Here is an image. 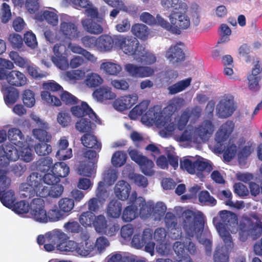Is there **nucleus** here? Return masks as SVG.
Here are the masks:
<instances>
[{"label": "nucleus", "mask_w": 262, "mask_h": 262, "mask_svg": "<svg viewBox=\"0 0 262 262\" xmlns=\"http://www.w3.org/2000/svg\"><path fill=\"white\" fill-rule=\"evenodd\" d=\"M50 171L55 174V175L59 177H65L69 173V167L67 165H50Z\"/></svg>", "instance_id": "nucleus-57"}, {"label": "nucleus", "mask_w": 262, "mask_h": 262, "mask_svg": "<svg viewBox=\"0 0 262 262\" xmlns=\"http://www.w3.org/2000/svg\"><path fill=\"white\" fill-rule=\"evenodd\" d=\"M30 214L34 221L42 224L47 223V212L46 209L31 211Z\"/></svg>", "instance_id": "nucleus-63"}, {"label": "nucleus", "mask_w": 262, "mask_h": 262, "mask_svg": "<svg viewBox=\"0 0 262 262\" xmlns=\"http://www.w3.org/2000/svg\"><path fill=\"white\" fill-rule=\"evenodd\" d=\"M96 166L95 165H79L77 172L79 175L91 177L95 176Z\"/></svg>", "instance_id": "nucleus-55"}, {"label": "nucleus", "mask_w": 262, "mask_h": 262, "mask_svg": "<svg viewBox=\"0 0 262 262\" xmlns=\"http://www.w3.org/2000/svg\"><path fill=\"white\" fill-rule=\"evenodd\" d=\"M33 154L30 148H22L20 151L10 143L5 145L0 150V164H9L18 159L28 163L33 159Z\"/></svg>", "instance_id": "nucleus-5"}, {"label": "nucleus", "mask_w": 262, "mask_h": 262, "mask_svg": "<svg viewBox=\"0 0 262 262\" xmlns=\"http://www.w3.org/2000/svg\"><path fill=\"white\" fill-rule=\"evenodd\" d=\"M246 140L244 138H241L237 141L238 150L236 155L238 164H246L247 160L253 151L251 145H244Z\"/></svg>", "instance_id": "nucleus-20"}, {"label": "nucleus", "mask_w": 262, "mask_h": 262, "mask_svg": "<svg viewBox=\"0 0 262 262\" xmlns=\"http://www.w3.org/2000/svg\"><path fill=\"white\" fill-rule=\"evenodd\" d=\"M93 97L97 101L103 102L113 100L116 95L112 92V88L107 85L100 86L95 90L93 93Z\"/></svg>", "instance_id": "nucleus-23"}, {"label": "nucleus", "mask_w": 262, "mask_h": 262, "mask_svg": "<svg viewBox=\"0 0 262 262\" xmlns=\"http://www.w3.org/2000/svg\"><path fill=\"white\" fill-rule=\"evenodd\" d=\"M214 103L209 102L205 108L204 119L195 129V134L202 140H208L214 131L215 126L212 122L213 120V111Z\"/></svg>", "instance_id": "nucleus-7"}, {"label": "nucleus", "mask_w": 262, "mask_h": 262, "mask_svg": "<svg viewBox=\"0 0 262 262\" xmlns=\"http://www.w3.org/2000/svg\"><path fill=\"white\" fill-rule=\"evenodd\" d=\"M191 81V79L188 78L168 86L167 89L168 93L170 95H174L184 91L190 85Z\"/></svg>", "instance_id": "nucleus-40"}, {"label": "nucleus", "mask_w": 262, "mask_h": 262, "mask_svg": "<svg viewBox=\"0 0 262 262\" xmlns=\"http://www.w3.org/2000/svg\"><path fill=\"white\" fill-rule=\"evenodd\" d=\"M72 115L78 118H82L85 116L89 117L96 123L100 124V120L98 118L95 113L85 102H81L80 105L73 106L71 108Z\"/></svg>", "instance_id": "nucleus-15"}, {"label": "nucleus", "mask_w": 262, "mask_h": 262, "mask_svg": "<svg viewBox=\"0 0 262 262\" xmlns=\"http://www.w3.org/2000/svg\"><path fill=\"white\" fill-rule=\"evenodd\" d=\"M43 91L41 97L47 104L59 106L61 104L60 99L56 95L63 91V88L54 80H48L42 84Z\"/></svg>", "instance_id": "nucleus-8"}, {"label": "nucleus", "mask_w": 262, "mask_h": 262, "mask_svg": "<svg viewBox=\"0 0 262 262\" xmlns=\"http://www.w3.org/2000/svg\"><path fill=\"white\" fill-rule=\"evenodd\" d=\"M8 138L11 144L21 148L24 146L25 137L19 129L16 128L9 129L8 132Z\"/></svg>", "instance_id": "nucleus-29"}, {"label": "nucleus", "mask_w": 262, "mask_h": 262, "mask_svg": "<svg viewBox=\"0 0 262 262\" xmlns=\"http://www.w3.org/2000/svg\"><path fill=\"white\" fill-rule=\"evenodd\" d=\"M92 124L90 119L82 118L76 123L75 127L80 133L88 134L92 132Z\"/></svg>", "instance_id": "nucleus-49"}, {"label": "nucleus", "mask_w": 262, "mask_h": 262, "mask_svg": "<svg viewBox=\"0 0 262 262\" xmlns=\"http://www.w3.org/2000/svg\"><path fill=\"white\" fill-rule=\"evenodd\" d=\"M52 61L57 67L61 70H65L69 68V61L67 58L63 55H60L57 57H52Z\"/></svg>", "instance_id": "nucleus-64"}, {"label": "nucleus", "mask_w": 262, "mask_h": 262, "mask_svg": "<svg viewBox=\"0 0 262 262\" xmlns=\"http://www.w3.org/2000/svg\"><path fill=\"white\" fill-rule=\"evenodd\" d=\"M145 238L144 241L145 242L144 245V250L145 252L148 253L151 256H153L155 255V243L152 241V235L149 229L145 230Z\"/></svg>", "instance_id": "nucleus-51"}, {"label": "nucleus", "mask_w": 262, "mask_h": 262, "mask_svg": "<svg viewBox=\"0 0 262 262\" xmlns=\"http://www.w3.org/2000/svg\"><path fill=\"white\" fill-rule=\"evenodd\" d=\"M22 100L27 107H32L35 103V94L30 90H25L23 94Z\"/></svg>", "instance_id": "nucleus-61"}, {"label": "nucleus", "mask_w": 262, "mask_h": 262, "mask_svg": "<svg viewBox=\"0 0 262 262\" xmlns=\"http://www.w3.org/2000/svg\"><path fill=\"white\" fill-rule=\"evenodd\" d=\"M37 169L43 171L47 170L46 173L43 176V184L50 186L57 184L59 181V178L55 174L50 171V165H38Z\"/></svg>", "instance_id": "nucleus-28"}, {"label": "nucleus", "mask_w": 262, "mask_h": 262, "mask_svg": "<svg viewBox=\"0 0 262 262\" xmlns=\"http://www.w3.org/2000/svg\"><path fill=\"white\" fill-rule=\"evenodd\" d=\"M100 69L108 75H117L121 71L122 67L116 63L107 61L100 64Z\"/></svg>", "instance_id": "nucleus-43"}, {"label": "nucleus", "mask_w": 262, "mask_h": 262, "mask_svg": "<svg viewBox=\"0 0 262 262\" xmlns=\"http://www.w3.org/2000/svg\"><path fill=\"white\" fill-rule=\"evenodd\" d=\"M236 109V105L232 97H224L216 106V115L220 118H227L232 115Z\"/></svg>", "instance_id": "nucleus-13"}, {"label": "nucleus", "mask_w": 262, "mask_h": 262, "mask_svg": "<svg viewBox=\"0 0 262 262\" xmlns=\"http://www.w3.org/2000/svg\"><path fill=\"white\" fill-rule=\"evenodd\" d=\"M117 48L128 56L140 55L139 48H141L138 39L132 36L119 35L117 38Z\"/></svg>", "instance_id": "nucleus-10"}, {"label": "nucleus", "mask_w": 262, "mask_h": 262, "mask_svg": "<svg viewBox=\"0 0 262 262\" xmlns=\"http://www.w3.org/2000/svg\"><path fill=\"white\" fill-rule=\"evenodd\" d=\"M47 234L48 232L46 233L45 235H38L37 241L38 244L39 245L45 244V249L47 251L50 252L54 250L56 248L57 249V244H58V243L52 242L51 241L49 240V239H47V238H46V235Z\"/></svg>", "instance_id": "nucleus-54"}, {"label": "nucleus", "mask_w": 262, "mask_h": 262, "mask_svg": "<svg viewBox=\"0 0 262 262\" xmlns=\"http://www.w3.org/2000/svg\"><path fill=\"white\" fill-rule=\"evenodd\" d=\"M43 176L38 172H34L28 177L27 183H23L19 187L20 195L24 198H31L35 193L37 196L43 194Z\"/></svg>", "instance_id": "nucleus-6"}, {"label": "nucleus", "mask_w": 262, "mask_h": 262, "mask_svg": "<svg viewBox=\"0 0 262 262\" xmlns=\"http://www.w3.org/2000/svg\"><path fill=\"white\" fill-rule=\"evenodd\" d=\"M107 223L105 217L103 215L95 216V219L93 225L97 232L102 233L104 231Z\"/></svg>", "instance_id": "nucleus-60"}, {"label": "nucleus", "mask_w": 262, "mask_h": 262, "mask_svg": "<svg viewBox=\"0 0 262 262\" xmlns=\"http://www.w3.org/2000/svg\"><path fill=\"white\" fill-rule=\"evenodd\" d=\"M43 191H45L43 194L41 193L40 196L41 198L47 197L50 196L52 198L59 197L63 191V187L60 184H53L50 186H46L43 187Z\"/></svg>", "instance_id": "nucleus-37"}, {"label": "nucleus", "mask_w": 262, "mask_h": 262, "mask_svg": "<svg viewBox=\"0 0 262 262\" xmlns=\"http://www.w3.org/2000/svg\"><path fill=\"white\" fill-rule=\"evenodd\" d=\"M211 165H180V168L186 170L188 173L196 174L200 177L202 172H209Z\"/></svg>", "instance_id": "nucleus-32"}, {"label": "nucleus", "mask_w": 262, "mask_h": 262, "mask_svg": "<svg viewBox=\"0 0 262 262\" xmlns=\"http://www.w3.org/2000/svg\"><path fill=\"white\" fill-rule=\"evenodd\" d=\"M262 72V67L260 61L257 60L251 71V74L248 76L249 89L254 92L258 91L260 89L259 82L261 79L259 74Z\"/></svg>", "instance_id": "nucleus-18"}, {"label": "nucleus", "mask_w": 262, "mask_h": 262, "mask_svg": "<svg viewBox=\"0 0 262 262\" xmlns=\"http://www.w3.org/2000/svg\"><path fill=\"white\" fill-rule=\"evenodd\" d=\"M9 56L16 66L22 68H26L30 62L29 60L20 56L16 52L11 51Z\"/></svg>", "instance_id": "nucleus-59"}, {"label": "nucleus", "mask_w": 262, "mask_h": 262, "mask_svg": "<svg viewBox=\"0 0 262 262\" xmlns=\"http://www.w3.org/2000/svg\"><path fill=\"white\" fill-rule=\"evenodd\" d=\"M70 16L62 15L60 18V32L65 38L70 40L78 39L80 35L77 25L71 21Z\"/></svg>", "instance_id": "nucleus-12"}, {"label": "nucleus", "mask_w": 262, "mask_h": 262, "mask_svg": "<svg viewBox=\"0 0 262 262\" xmlns=\"http://www.w3.org/2000/svg\"><path fill=\"white\" fill-rule=\"evenodd\" d=\"M125 71L132 77L144 78L149 77L154 73L153 69L148 67L138 66L127 63L125 66Z\"/></svg>", "instance_id": "nucleus-17"}, {"label": "nucleus", "mask_w": 262, "mask_h": 262, "mask_svg": "<svg viewBox=\"0 0 262 262\" xmlns=\"http://www.w3.org/2000/svg\"><path fill=\"white\" fill-rule=\"evenodd\" d=\"M238 150V146L237 142L236 144L231 142L230 140L228 145L225 148L224 146V150L222 153L223 152V158L226 162H229L232 159H233L236 155H237Z\"/></svg>", "instance_id": "nucleus-42"}, {"label": "nucleus", "mask_w": 262, "mask_h": 262, "mask_svg": "<svg viewBox=\"0 0 262 262\" xmlns=\"http://www.w3.org/2000/svg\"><path fill=\"white\" fill-rule=\"evenodd\" d=\"M47 223L57 222L61 220L64 217V214L56 207H54L48 210L47 212Z\"/></svg>", "instance_id": "nucleus-52"}, {"label": "nucleus", "mask_w": 262, "mask_h": 262, "mask_svg": "<svg viewBox=\"0 0 262 262\" xmlns=\"http://www.w3.org/2000/svg\"><path fill=\"white\" fill-rule=\"evenodd\" d=\"M149 104L148 101L143 100L137 104L129 112L130 118L135 119L143 115L147 110Z\"/></svg>", "instance_id": "nucleus-47"}, {"label": "nucleus", "mask_w": 262, "mask_h": 262, "mask_svg": "<svg viewBox=\"0 0 262 262\" xmlns=\"http://www.w3.org/2000/svg\"><path fill=\"white\" fill-rule=\"evenodd\" d=\"M32 119L34 121L39 128L33 129L32 133L34 136L38 139L40 143L35 145V150L37 154L40 156L48 155L52 151V147L47 143L51 139V135L47 132L49 129L48 124L40 119L38 116L34 115Z\"/></svg>", "instance_id": "nucleus-4"}, {"label": "nucleus", "mask_w": 262, "mask_h": 262, "mask_svg": "<svg viewBox=\"0 0 262 262\" xmlns=\"http://www.w3.org/2000/svg\"><path fill=\"white\" fill-rule=\"evenodd\" d=\"M81 25L87 32L95 35L101 34L103 31L102 22L96 21L92 18H85L81 20Z\"/></svg>", "instance_id": "nucleus-26"}, {"label": "nucleus", "mask_w": 262, "mask_h": 262, "mask_svg": "<svg viewBox=\"0 0 262 262\" xmlns=\"http://www.w3.org/2000/svg\"><path fill=\"white\" fill-rule=\"evenodd\" d=\"M130 205L127 206L123 211L122 219L124 222H129L135 219L140 214L142 218L148 217L150 214L149 209L152 205L151 201L145 202L141 197H137L136 191L132 192L129 198Z\"/></svg>", "instance_id": "nucleus-3"}, {"label": "nucleus", "mask_w": 262, "mask_h": 262, "mask_svg": "<svg viewBox=\"0 0 262 262\" xmlns=\"http://www.w3.org/2000/svg\"><path fill=\"white\" fill-rule=\"evenodd\" d=\"M15 191L11 188H8L0 192V200L2 203L6 207L10 208L16 200Z\"/></svg>", "instance_id": "nucleus-35"}, {"label": "nucleus", "mask_w": 262, "mask_h": 262, "mask_svg": "<svg viewBox=\"0 0 262 262\" xmlns=\"http://www.w3.org/2000/svg\"><path fill=\"white\" fill-rule=\"evenodd\" d=\"M2 91L5 92L4 98L7 105H13L16 102L19 97V92L17 89L10 86H6L3 87Z\"/></svg>", "instance_id": "nucleus-38"}, {"label": "nucleus", "mask_w": 262, "mask_h": 262, "mask_svg": "<svg viewBox=\"0 0 262 262\" xmlns=\"http://www.w3.org/2000/svg\"><path fill=\"white\" fill-rule=\"evenodd\" d=\"M95 216L90 211L83 212L79 216V223L84 227H91L93 226Z\"/></svg>", "instance_id": "nucleus-48"}, {"label": "nucleus", "mask_w": 262, "mask_h": 262, "mask_svg": "<svg viewBox=\"0 0 262 262\" xmlns=\"http://www.w3.org/2000/svg\"><path fill=\"white\" fill-rule=\"evenodd\" d=\"M74 206V201L68 198L61 199L58 202L59 208L63 214L70 212Z\"/></svg>", "instance_id": "nucleus-56"}, {"label": "nucleus", "mask_w": 262, "mask_h": 262, "mask_svg": "<svg viewBox=\"0 0 262 262\" xmlns=\"http://www.w3.org/2000/svg\"><path fill=\"white\" fill-rule=\"evenodd\" d=\"M122 212V204L117 200L111 201L107 205L106 214L107 216L113 218H119Z\"/></svg>", "instance_id": "nucleus-34"}, {"label": "nucleus", "mask_w": 262, "mask_h": 262, "mask_svg": "<svg viewBox=\"0 0 262 262\" xmlns=\"http://www.w3.org/2000/svg\"><path fill=\"white\" fill-rule=\"evenodd\" d=\"M46 238L52 242L58 243L57 250L60 252L76 251L77 243L71 240L68 241L67 235L61 230L55 229L48 232Z\"/></svg>", "instance_id": "nucleus-9"}, {"label": "nucleus", "mask_w": 262, "mask_h": 262, "mask_svg": "<svg viewBox=\"0 0 262 262\" xmlns=\"http://www.w3.org/2000/svg\"><path fill=\"white\" fill-rule=\"evenodd\" d=\"M8 165H2L0 167V192L10 188L11 179L7 176L8 172Z\"/></svg>", "instance_id": "nucleus-41"}, {"label": "nucleus", "mask_w": 262, "mask_h": 262, "mask_svg": "<svg viewBox=\"0 0 262 262\" xmlns=\"http://www.w3.org/2000/svg\"><path fill=\"white\" fill-rule=\"evenodd\" d=\"M138 99V95L136 94L120 97L114 102V107L121 112L128 110L137 103Z\"/></svg>", "instance_id": "nucleus-19"}, {"label": "nucleus", "mask_w": 262, "mask_h": 262, "mask_svg": "<svg viewBox=\"0 0 262 262\" xmlns=\"http://www.w3.org/2000/svg\"><path fill=\"white\" fill-rule=\"evenodd\" d=\"M106 262H146L144 258H139L135 255L122 256L118 252H114L108 255L105 259Z\"/></svg>", "instance_id": "nucleus-24"}, {"label": "nucleus", "mask_w": 262, "mask_h": 262, "mask_svg": "<svg viewBox=\"0 0 262 262\" xmlns=\"http://www.w3.org/2000/svg\"><path fill=\"white\" fill-rule=\"evenodd\" d=\"M132 33L140 39L146 40L149 33L148 27L142 24H136L131 28Z\"/></svg>", "instance_id": "nucleus-39"}, {"label": "nucleus", "mask_w": 262, "mask_h": 262, "mask_svg": "<svg viewBox=\"0 0 262 262\" xmlns=\"http://www.w3.org/2000/svg\"><path fill=\"white\" fill-rule=\"evenodd\" d=\"M118 178L117 172L115 167H111L105 170L102 174L103 185H111L114 183Z\"/></svg>", "instance_id": "nucleus-45"}, {"label": "nucleus", "mask_w": 262, "mask_h": 262, "mask_svg": "<svg viewBox=\"0 0 262 262\" xmlns=\"http://www.w3.org/2000/svg\"><path fill=\"white\" fill-rule=\"evenodd\" d=\"M10 208L18 214H23L29 211V205L25 201H20L15 204L13 203Z\"/></svg>", "instance_id": "nucleus-62"}, {"label": "nucleus", "mask_w": 262, "mask_h": 262, "mask_svg": "<svg viewBox=\"0 0 262 262\" xmlns=\"http://www.w3.org/2000/svg\"><path fill=\"white\" fill-rule=\"evenodd\" d=\"M13 67V63L11 61L0 58V80H7L9 73L7 69L11 70Z\"/></svg>", "instance_id": "nucleus-53"}, {"label": "nucleus", "mask_w": 262, "mask_h": 262, "mask_svg": "<svg viewBox=\"0 0 262 262\" xmlns=\"http://www.w3.org/2000/svg\"><path fill=\"white\" fill-rule=\"evenodd\" d=\"M27 79L21 72L12 70L9 72L7 77V81L9 84L15 86H21L27 83Z\"/></svg>", "instance_id": "nucleus-27"}, {"label": "nucleus", "mask_w": 262, "mask_h": 262, "mask_svg": "<svg viewBox=\"0 0 262 262\" xmlns=\"http://www.w3.org/2000/svg\"><path fill=\"white\" fill-rule=\"evenodd\" d=\"M218 217L213 219V224L223 240L224 245L216 247L213 258L214 262H229V253L233 248L234 244L230 233L234 234L238 231L236 215L229 211L222 210Z\"/></svg>", "instance_id": "nucleus-1"}, {"label": "nucleus", "mask_w": 262, "mask_h": 262, "mask_svg": "<svg viewBox=\"0 0 262 262\" xmlns=\"http://www.w3.org/2000/svg\"><path fill=\"white\" fill-rule=\"evenodd\" d=\"M119 35H115L113 37L103 34L98 38L97 49L101 52H110L112 50L115 46L117 47V38Z\"/></svg>", "instance_id": "nucleus-21"}, {"label": "nucleus", "mask_w": 262, "mask_h": 262, "mask_svg": "<svg viewBox=\"0 0 262 262\" xmlns=\"http://www.w3.org/2000/svg\"><path fill=\"white\" fill-rule=\"evenodd\" d=\"M128 177L133 183L138 187L145 188L148 185V180L143 175L130 172L128 174Z\"/></svg>", "instance_id": "nucleus-50"}, {"label": "nucleus", "mask_w": 262, "mask_h": 262, "mask_svg": "<svg viewBox=\"0 0 262 262\" xmlns=\"http://www.w3.org/2000/svg\"><path fill=\"white\" fill-rule=\"evenodd\" d=\"M131 190L129 184L124 181H119L115 185V193L120 200L124 201L128 196Z\"/></svg>", "instance_id": "nucleus-30"}, {"label": "nucleus", "mask_w": 262, "mask_h": 262, "mask_svg": "<svg viewBox=\"0 0 262 262\" xmlns=\"http://www.w3.org/2000/svg\"><path fill=\"white\" fill-rule=\"evenodd\" d=\"M179 46H183L184 43L181 42L177 43L167 51L166 56L170 61L174 63L184 60L185 54Z\"/></svg>", "instance_id": "nucleus-25"}, {"label": "nucleus", "mask_w": 262, "mask_h": 262, "mask_svg": "<svg viewBox=\"0 0 262 262\" xmlns=\"http://www.w3.org/2000/svg\"><path fill=\"white\" fill-rule=\"evenodd\" d=\"M183 227L189 237L195 236L205 248L206 254L210 255L212 242L208 239L201 237L204 226V216L199 211L187 210L182 213Z\"/></svg>", "instance_id": "nucleus-2"}, {"label": "nucleus", "mask_w": 262, "mask_h": 262, "mask_svg": "<svg viewBox=\"0 0 262 262\" xmlns=\"http://www.w3.org/2000/svg\"><path fill=\"white\" fill-rule=\"evenodd\" d=\"M80 237L81 241L79 244L77 243L76 252L82 256H87L94 250V243L90 239V235L87 231L82 232Z\"/></svg>", "instance_id": "nucleus-16"}, {"label": "nucleus", "mask_w": 262, "mask_h": 262, "mask_svg": "<svg viewBox=\"0 0 262 262\" xmlns=\"http://www.w3.org/2000/svg\"><path fill=\"white\" fill-rule=\"evenodd\" d=\"M234 123L231 120H227L220 127L215 134L214 150L216 152L222 154L224 149V142L227 140L233 132Z\"/></svg>", "instance_id": "nucleus-11"}, {"label": "nucleus", "mask_w": 262, "mask_h": 262, "mask_svg": "<svg viewBox=\"0 0 262 262\" xmlns=\"http://www.w3.org/2000/svg\"><path fill=\"white\" fill-rule=\"evenodd\" d=\"M176 107L173 104H169L164 111L168 113V115L163 116H159L156 120V124L159 128H163L168 132H172L175 129V124L171 121V116L176 111Z\"/></svg>", "instance_id": "nucleus-14"}, {"label": "nucleus", "mask_w": 262, "mask_h": 262, "mask_svg": "<svg viewBox=\"0 0 262 262\" xmlns=\"http://www.w3.org/2000/svg\"><path fill=\"white\" fill-rule=\"evenodd\" d=\"M186 10H179L178 11H172L169 17L171 24H177L180 29H186L190 26V20L185 14Z\"/></svg>", "instance_id": "nucleus-22"}, {"label": "nucleus", "mask_w": 262, "mask_h": 262, "mask_svg": "<svg viewBox=\"0 0 262 262\" xmlns=\"http://www.w3.org/2000/svg\"><path fill=\"white\" fill-rule=\"evenodd\" d=\"M81 141L86 147L94 148L98 151L101 149V143L97 140L96 137L89 133L84 134L81 138Z\"/></svg>", "instance_id": "nucleus-36"}, {"label": "nucleus", "mask_w": 262, "mask_h": 262, "mask_svg": "<svg viewBox=\"0 0 262 262\" xmlns=\"http://www.w3.org/2000/svg\"><path fill=\"white\" fill-rule=\"evenodd\" d=\"M162 6L165 8H172L173 11H178L179 10H187V6L179 0H161Z\"/></svg>", "instance_id": "nucleus-44"}, {"label": "nucleus", "mask_w": 262, "mask_h": 262, "mask_svg": "<svg viewBox=\"0 0 262 262\" xmlns=\"http://www.w3.org/2000/svg\"><path fill=\"white\" fill-rule=\"evenodd\" d=\"M149 211L150 214L148 217L151 216L155 220H160L165 215L166 211V206L163 202H158L155 205L152 201Z\"/></svg>", "instance_id": "nucleus-33"}, {"label": "nucleus", "mask_w": 262, "mask_h": 262, "mask_svg": "<svg viewBox=\"0 0 262 262\" xmlns=\"http://www.w3.org/2000/svg\"><path fill=\"white\" fill-rule=\"evenodd\" d=\"M103 82L102 77L97 74L92 73L87 76L85 80L86 85L91 88L100 86Z\"/></svg>", "instance_id": "nucleus-58"}, {"label": "nucleus", "mask_w": 262, "mask_h": 262, "mask_svg": "<svg viewBox=\"0 0 262 262\" xmlns=\"http://www.w3.org/2000/svg\"><path fill=\"white\" fill-rule=\"evenodd\" d=\"M165 222L167 227L170 230L171 238L177 239L179 238L182 233L177 229V220L175 216L170 212L166 214Z\"/></svg>", "instance_id": "nucleus-31"}, {"label": "nucleus", "mask_w": 262, "mask_h": 262, "mask_svg": "<svg viewBox=\"0 0 262 262\" xmlns=\"http://www.w3.org/2000/svg\"><path fill=\"white\" fill-rule=\"evenodd\" d=\"M128 152L131 159L136 164H154L152 160L148 159L136 149H128Z\"/></svg>", "instance_id": "nucleus-46"}]
</instances>
